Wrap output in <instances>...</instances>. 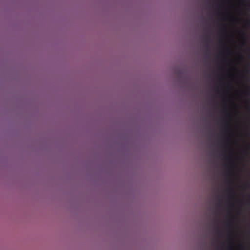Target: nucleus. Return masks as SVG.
Here are the masks:
<instances>
[{"label": "nucleus", "mask_w": 250, "mask_h": 250, "mask_svg": "<svg viewBox=\"0 0 250 250\" xmlns=\"http://www.w3.org/2000/svg\"><path fill=\"white\" fill-rule=\"evenodd\" d=\"M222 62L225 65H229L230 64V60L226 58H224L222 59Z\"/></svg>", "instance_id": "nucleus-1"}, {"label": "nucleus", "mask_w": 250, "mask_h": 250, "mask_svg": "<svg viewBox=\"0 0 250 250\" xmlns=\"http://www.w3.org/2000/svg\"><path fill=\"white\" fill-rule=\"evenodd\" d=\"M214 78H249V77H215Z\"/></svg>", "instance_id": "nucleus-2"}, {"label": "nucleus", "mask_w": 250, "mask_h": 250, "mask_svg": "<svg viewBox=\"0 0 250 250\" xmlns=\"http://www.w3.org/2000/svg\"><path fill=\"white\" fill-rule=\"evenodd\" d=\"M246 25L247 26H250V20H247L246 22Z\"/></svg>", "instance_id": "nucleus-3"}, {"label": "nucleus", "mask_w": 250, "mask_h": 250, "mask_svg": "<svg viewBox=\"0 0 250 250\" xmlns=\"http://www.w3.org/2000/svg\"><path fill=\"white\" fill-rule=\"evenodd\" d=\"M221 80H249V79H221Z\"/></svg>", "instance_id": "nucleus-4"}, {"label": "nucleus", "mask_w": 250, "mask_h": 250, "mask_svg": "<svg viewBox=\"0 0 250 250\" xmlns=\"http://www.w3.org/2000/svg\"><path fill=\"white\" fill-rule=\"evenodd\" d=\"M247 105V109L250 111V104L248 102H246Z\"/></svg>", "instance_id": "nucleus-5"}, {"label": "nucleus", "mask_w": 250, "mask_h": 250, "mask_svg": "<svg viewBox=\"0 0 250 250\" xmlns=\"http://www.w3.org/2000/svg\"><path fill=\"white\" fill-rule=\"evenodd\" d=\"M227 227H228L229 228L231 227V223H230V221H228L227 222Z\"/></svg>", "instance_id": "nucleus-6"}, {"label": "nucleus", "mask_w": 250, "mask_h": 250, "mask_svg": "<svg viewBox=\"0 0 250 250\" xmlns=\"http://www.w3.org/2000/svg\"><path fill=\"white\" fill-rule=\"evenodd\" d=\"M228 192H229V193H231V192H233V189H232V188H229L228 189Z\"/></svg>", "instance_id": "nucleus-7"}, {"label": "nucleus", "mask_w": 250, "mask_h": 250, "mask_svg": "<svg viewBox=\"0 0 250 250\" xmlns=\"http://www.w3.org/2000/svg\"><path fill=\"white\" fill-rule=\"evenodd\" d=\"M248 89H249V91H246V94L248 95H249V94L250 93V87H249L248 88Z\"/></svg>", "instance_id": "nucleus-8"}, {"label": "nucleus", "mask_w": 250, "mask_h": 250, "mask_svg": "<svg viewBox=\"0 0 250 250\" xmlns=\"http://www.w3.org/2000/svg\"><path fill=\"white\" fill-rule=\"evenodd\" d=\"M228 183L229 184H231V180L230 179H229L228 181Z\"/></svg>", "instance_id": "nucleus-9"}, {"label": "nucleus", "mask_w": 250, "mask_h": 250, "mask_svg": "<svg viewBox=\"0 0 250 250\" xmlns=\"http://www.w3.org/2000/svg\"><path fill=\"white\" fill-rule=\"evenodd\" d=\"M227 117L229 118L230 117V115L229 114H227Z\"/></svg>", "instance_id": "nucleus-10"}, {"label": "nucleus", "mask_w": 250, "mask_h": 250, "mask_svg": "<svg viewBox=\"0 0 250 250\" xmlns=\"http://www.w3.org/2000/svg\"><path fill=\"white\" fill-rule=\"evenodd\" d=\"M229 175L231 174V172L229 170Z\"/></svg>", "instance_id": "nucleus-11"}, {"label": "nucleus", "mask_w": 250, "mask_h": 250, "mask_svg": "<svg viewBox=\"0 0 250 250\" xmlns=\"http://www.w3.org/2000/svg\"><path fill=\"white\" fill-rule=\"evenodd\" d=\"M228 232L229 234H230V233H231V231L230 230H229V231H228Z\"/></svg>", "instance_id": "nucleus-12"}, {"label": "nucleus", "mask_w": 250, "mask_h": 250, "mask_svg": "<svg viewBox=\"0 0 250 250\" xmlns=\"http://www.w3.org/2000/svg\"><path fill=\"white\" fill-rule=\"evenodd\" d=\"M224 132H227V131H228V129L224 130Z\"/></svg>", "instance_id": "nucleus-13"}, {"label": "nucleus", "mask_w": 250, "mask_h": 250, "mask_svg": "<svg viewBox=\"0 0 250 250\" xmlns=\"http://www.w3.org/2000/svg\"><path fill=\"white\" fill-rule=\"evenodd\" d=\"M227 159H228V160H229L230 159V157H227Z\"/></svg>", "instance_id": "nucleus-14"}, {"label": "nucleus", "mask_w": 250, "mask_h": 250, "mask_svg": "<svg viewBox=\"0 0 250 250\" xmlns=\"http://www.w3.org/2000/svg\"><path fill=\"white\" fill-rule=\"evenodd\" d=\"M241 59H242V56H240V57H239Z\"/></svg>", "instance_id": "nucleus-15"}, {"label": "nucleus", "mask_w": 250, "mask_h": 250, "mask_svg": "<svg viewBox=\"0 0 250 250\" xmlns=\"http://www.w3.org/2000/svg\"><path fill=\"white\" fill-rule=\"evenodd\" d=\"M249 65V63H248V64H247V66H248Z\"/></svg>", "instance_id": "nucleus-16"}]
</instances>
